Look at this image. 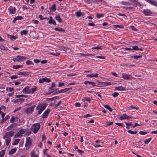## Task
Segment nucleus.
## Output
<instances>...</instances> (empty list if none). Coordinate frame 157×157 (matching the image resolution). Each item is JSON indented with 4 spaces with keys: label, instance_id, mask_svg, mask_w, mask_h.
I'll list each match as a JSON object with an SVG mask.
<instances>
[{
    "label": "nucleus",
    "instance_id": "f257e3e1",
    "mask_svg": "<svg viewBox=\"0 0 157 157\" xmlns=\"http://www.w3.org/2000/svg\"><path fill=\"white\" fill-rule=\"evenodd\" d=\"M46 107L45 105H43L41 103H39L37 106L36 109L39 110L38 113L39 114H40L42 111L45 109Z\"/></svg>",
    "mask_w": 157,
    "mask_h": 157
},
{
    "label": "nucleus",
    "instance_id": "f03ea898",
    "mask_svg": "<svg viewBox=\"0 0 157 157\" xmlns=\"http://www.w3.org/2000/svg\"><path fill=\"white\" fill-rule=\"evenodd\" d=\"M40 127V124L37 123L34 124L31 128V130L34 133H36L38 131Z\"/></svg>",
    "mask_w": 157,
    "mask_h": 157
},
{
    "label": "nucleus",
    "instance_id": "7ed1b4c3",
    "mask_svg": "<svg viewBox=\"0 0 157 157\" xmlns=\"http://www.w3.org/2000/svg\"><path fill=\"white\" fill-rule=\"evenodd\" d=\"M14 132L13 131H9L6 133L5 135L3 136V139L10 138V137H12L14 135Z\"/></svg>",
    "mask_w": 157,
    "mask_h": 157
},
{
    "label": "nucleus",
    "instance_id": "20e7f679",
    "mask_svg": "<svg viewBox=\"0 0 157 157\" xmlns=\"http://www.w3.org/2000/svg\"><path fill=\"white\" fill-rule=\"evenodd\" d=\"M32 144V140L30 137H27L26 138V143L25 146L26 147V149H29V147Z\"/></svg>",
    "mask_w": 157,
    "mask_h": 157
},
{
    "label": "nucleus",
    "instance_id": "39448f33",
    "mask_svg": "<svg viewBox=\"0 0 157 157\" xmlns=\"http://www.w3.org/2000/svg\"><path fill=\"white\" fill-rule=\"evenodd\" d=\"M35 106V105H33L27 108L25 111V113L27 114L32 113L33 111Z\"/></svg>",
    "mask_w": 157,
    "mask_h": 157
},
{
    "label": "nucleus",
    "instance_id": "423d86ee",
    "mask_svg": "<svg viewBox=\"0 0 157 157\" xmlns=\"http://www.w3.org/2000/svg\"><path fill=\"white\" fill-rule=\"evenodd\" d=\"M17 75H21L24 76H28L31 73L30 72H20L18 71L17 72Z\"/></svg>",
    "mask_w": 157,
    "mask_h": 157
},
{
    "label": "nucleus",
    "instance_id": "0eeeda50",
    "mask_svg": "<svg viewBox=\"0 0 157 157\" xmlns=\"http://www.w3.org/2000/svg\"><path fill=\"white\" fill-rule=\"evenodd\" d=\"M131 77V75H128L126 73H123L122 74V77L125 80H128Z\"/></svg>",
    "mask_w": 157,
    "mask_h": 157
},
{
    "label": "nucleus",
    "instance_id": "6e6552de",
    "mask_svg": "<svg viewBox=\"0 0 157 157\" xmlns=\"http://www.w3.org/2000/svg\"><path fill=\"white\" fill-rule=\"evenodd\" d=\"M132 117H129L127 115L124 114L122 116L120 117H119V119L121 120H122L124 119H126L128 118H132Z\"/></svg>",
    "mask_w": 157,
    "mask_h": 157
},
{
    "label": "nucleus",
    "instance_id": "1a4fd4ad",
    "mask_svg": "<svg viewBox=\"0 0 157 157\" xmlns=\"http://www.w3.org/2000/svg\"><path fill=\"white\" fill-rule=\"evenodd\" d=\"M143 13L146 16H149L152 13L151 11L150 10L148 9L144 10L143 11Z\"/></svg>",
    "mask_w": 157,
    "mask_h": 157
},
{
    "label": "nucleus",
    "instance_id": "9d476101",
    "mask_svg": "<svg viewBox=\"0 0 157 157\" xmlns=\"http://www.w3.org/2000/svg\"><path fill=\"white\" fill-rule=\"evenodd\" d=\"M59 49L61 51H63L64 52H67V50H69V52H71V50L69 48H66L63 46L60 47L59 48Z\"/></svg>",
    "mask_w": 157,
    "mask_h": 157
},
{
    "label": "nucleus",
    "instance_id": "9b49d317",
    "mask_svg": "<svg viewBox=\"0 0 157 157\" xmlns=\"http://www.w3.org/2000/svg\"><path fill=\"white\" fill-rule=\"evenodd\" d=\"M146 1L151 4L157 7V2L156 1L152 0H147Z\"/></svg>",
    "mask_w": 157,
    "mask_h": 157
},
{
    "label": "nucleus",
    "instance_id": "f8f14e48",
    "mask_svg": "<svg viewBox=\"0 0 157 157\" xmlns=\"http://www.w3.org/2000/svg\"><path fill=\"white\" fill-rule=\"evenodd\" d=\"M115 90L120 91H124L126 90V88L122 86H120L116 87L115 88Z\"/></svg>",
    "mask_w": 157,
    "mask_h": 157
},
{
    "label": "nucleus",
    "instance_id": "ddd939ff",
    "mask_svg": "<svg viewBox=\"0 0 157 157\" xmlns=\"http://www.w3.org/2000/svg\"><path fill=\"white\" fill-rule=\"evenodd\" d=\"M29 87L27 86L25 88L22 90L24 94H29Z\"/></svg>",
    "mask_w": 157,
    "mask_h": 157
},
{
    "label": "nucleus",
    "instance_id": "4468645a",
    "mask_svg": "<svg viewBox=\"0 0 157 157\" xmlns=\"http://www.w3.org/2000/svg\"><path fill=\"white\" fill-rule=\"evenodd\" d=\"M50 112V110L49 109H47L43 113L42 116V117L44 118L48 116V113Z\"/></svg>",
    "mask_w": 157,
    "mask_h": 157
},
{
    "label": "nucleus",
    "instance_id": "2eb2a0df",
    "mask_svg": "<svg viewBox=\"0 0 157 157\" xmlns=\"http://www.w3.org/2000/svg\"><path fill=\"white\" fill-rule=\"evenodd\" d=\"M10 13V14H14L16 12V9L15 8H13L10 6L9 9Z\"/></svg>",
    "mask_w": 157,
    "mask_h": 157
},
{
    "label": "nucleus",
    "instance_id": "dca6fc26",
    "mask_svg": "<svg viewBox=\"0 0 157 157\" xmlns=\"http://www.w3.org/2000/svg\"><path fill=\"white\" fill-rule=\"evenodd\" d=\"M98 74H88L86 75V77H98Z\"/></svg>",
    "mask_w": 157,
    "mask_h": 157
},
{
    "label": "nucleus",
    "instance_id": "f3484780",
    "mask_svg": "<svg viewBox=\"0 0 157 157\" xmlns=\"http://www.w3.org/2000/svg\"><path fill=\"white\" fill-rule=\"evenodd\" d=\"M37 90V87H35L34 88L29 89V94H32Z\"/></svg>",
    "mask_w": 157,
    "mask_h": 157
},
{
    "label": "nucleus",
    "instance_id": "a211bd4d",
    "mask_svg": "<svg viewBox=\"0 0 157 157\" xmlns=\"http://www.w3.org/2000/svg\"><path fill=\"white\" fill-rule=\"evenodd\" d=\"M17 150V148L16 147H15L13 149L9 151V155H11L14 154V153L16 152Z\"/></svg>",
    "mask_w": 157,
    "mask_h": 157
},
{
    "label": "nucleus",
    "instance_id": "6ab92c4d",
    "mask_svg": "<svg viewBox=\"0 0 157 157\" xmlns=\"http://www.w3.org/2000/svg\"><path fill=\"white\" fill-rule=\"evenodd\" d=\"M132 50H139L141 51H143V49L142 48H139L137 46H135L132 47Z\"/></svg>",
    "mask_w": 157,
    "mask_h": 157
},
{
    "label": "nucleus",
    "instance_id": "aec40b11",
    "mask_svg": "<svg viewBox=\"0 0 157 157\" xmlns=\"http://www.w3.org/2000/svg\"><path fill=\"white\" fill-rule=\"evenodd\" d=\"M17 57L19 59H21V61H24L25 60L26 58L24 57L23 56H17Z\"/></svg>",
    "mask_w": 157,
    "mask_h": 157
},
{
    "label": "nucleus",
    "instance_id": "412c9836",
    "mask_svg": "<svg viewBox=\"0 0 157 157\" xmlns=\"http://www.w3.org/2000/svg\"><path fill=\"white\" fill-rule=\"evenodd\" d=\"M56 5L53 4L52 5V6L49 8V9L51 10V11H54L56 10Z\"/></svg>",
    "mask_w": 157,
    "mask_h": 157
},
{
    "label": "nucleus",
    "instance_id": "4be33fe9",
    "mask_svg": "<svg viewBox=\"0 0 157 157\" xmlns=\"http://www.w3.org/2000/svg\"><path fill=\"white\" fill-rule=\"evenodd\" d=\"M60 53L59 52H56V53H55V52H49L48 54H51L52 55H54V56H59V55H60Z\"/></svg>",
    "mask_w": 157,
    "mask_h": 157
},
{
    "label": "nucleus",
    "instance_id": "5701e85b",
    "mask_svg": "<svg viewBox=\"0 0 157 157\" xmlns=\"http://www.w3.org/2000/svg\"><path fill=\"white\" fill-rule=\"evenodd\" d=\"M23 67L22 65H13V68L14 69H17L20 68L22 67Z\"/></svg>",
    "mask_w": 157,
    "mask_h": 157
},
{
    "label": "nucleus",
    "instance_id": "b1692460",
    "mask_svg": "<svg viewBox=\"0 0 157 157\" xmlns=\"http://www.w3.org/2000/svg\"><path fill=\"white\" fill-rule=\"evenodd\" d=\"M54 30H55L60 32H64L65 31L64 29L62 28H56L54 29Z\"/></svg>",
    "mask_w": 157,
    "mask_h": 157
},
{
    "label": "nucleus",
    "instance_id": "393cba45",
    "mask_svg": "<svg viewBox=\"0 0 157 157\" xmlns=\"http://www.w3.org/2000/svg\"><path fill=\"white\" fill-rule=\"evenodd\" d=\"M104 107L108 109L110 111L112 112V109L110 108L108 105H104Z\"/></svg>",
    "mask_w": 157,
    "mask_h": 157
},
{
    "label": "nucleus",
    "instance_id": "a878e982",
    "mask_svg": "<svg viewBox=\"0 0 157 157\" xmlns=\"http://www.w3.org/2000/svg\"><path fill=\"white\" fill-rule=\"evenodd\" d=\"M121 3L123 5H131V3H130L128 2H121Z\"/></svg>",
    "mask_w": 157,
    "mask_h": 157
},
{
    "label": "nucleus",
    "instance_id": "bb28decb",
    "mask_svg": "<svg viewBox=\"0 0 157 157\" xmlns=\"http://www.w3.org/2000/svg\"><path fill=\"white\" fill-rule=\"evenodd\" d=\"M35 151H32L31 153V157H38L37 155L35 154Z\"/></svg>",
    "mask_w": 157,
    "mask_h": 157
},
{
    "label": "nucleus",
    "instance_id": "cd10ccee",
    "mask_svg": "<svg viewBox=\"0 0 157 157\" xmlns=\"http://www.w3.org/2000/svg\"><path fill=\"white\" fill-rule=\"evenodd\" d=\"M56 19V20H57V21L59 22H61V19L60 16H56L55 17Z\"/></svg>",
    "mask_w": 157,
    "mask_h": 157
},
{
    "label": "nucleus",
    "instance_id": "c85d7f7f",
    "mask_svg": "<svg viewBox=\"0 0 157 157\" xmlns=\"http://www.w3.org/2000/svg\"><path fill=\"white\" fill-rule=\"evenodd\" d=\"M75 14L76 16L79 17L81 15V12L80 11H77L75 13Z\"/></svg>",
    "mask_w": 157,
    "mask_h": 157
},
{
    "label": "nucleus",
    "instance_id": "c756f323",
    "mask_svg": "<svg viewBox=\"0 0 157 157\" xmlns=\"http://www.w3.org/2000/svg\"><path fill=\"white\" fill-rule=\"evenodd\" d=\"M128 108L129 110H131V109L132 108V109H136L137 110L139 109V107H134V106L133 105H132L130 106L129 107H128Z\"/></svg>",
    "mask_w": 157,
    "mask_h": 157
},
{
    "label": "nucleus",
    "instance_id": "7c9ffc66",
    "mask_svg": "<svg viewBox=\"0 0 157 157\" xmlns=\"http://www.w3.org/2000/svg\"><path fill=\"white\" fill-rule=\"evenodd\" d=\"M20 141V140L19 139H17L15 140L14 143L13 144V145H16L18 144L19 142Z\"/></svg>",
    "mask_w": 157,
    "mask_h": 157
},
{
    "label": "nucleus",
    "instance_id": "2f4dec72",
    "mask_svg": "<svg viewBox=\"0 0 157 157\" xmlns=\"http://www.w3.org/2000/svg\"><path fill=\"white\" fill-rule=\"evenodd\" d=\"M5 153V151L4 150H2L0 152V157H2L4 156Z\"/></svg>",
    "mask_w": 157,
    "mask_h": 157
},
{
    "label": "nucleus",
    "instance_id": "473e14b6",
    "mask_svg": "<svg viewBox=\"0 0 157 157\" xmlns=\"http://www.w3.org/2000/svg\"><path fill=\"white\" fill-rule=\"evenodd\" d=\"M130 1L132 2L131 5H136L137 3V1L136 0H130Z\"/></svg>",
    "mask_w": 157,
    "mask_h": 157
},
{
    "label": "nucleus",
    "instance_id": "72a5a7b5",
    "mask_svg": "<svg viewBox=\"0 0 157 157\" xmlns=\"http://www.w3.org/2000/svg\"><path fill=\"white\" fill-rule=\"evenodd\" d=\"M27 33H28L27 30H24L23 31H21V35H23V34L26 35L27 34Z\"/></svg>",
    "mask_w": 157,
    "mask_h": 157
},
{
    "label": "nucleus",
    "instance_id": "f704fd0d",
    "mask_svg": "<svg viewBox=\"0 0 157 157\" xmlns=\"http://www.w3.org/2000/svg\"><path fill=\"white\" fill-rule=\"evenodd\" d=\"M11 138H6V144L7 146H8L11 141Z\"/></svg>",
    "mask_w": 157,
    "mask_h": 157
},
{
    "label": "nucleus",
    "instance_id": "c9c22d12",
    "mask_svg": "<svg viewBox=\"0 0 157 157\" xmlns=\"http://www.w3.org/2000/svg\"><path fill=\"white\" fill-rule=\"evenodd\" d=\"M102 83H103V85L105 86H109L111 85V83L109 82H102Z\"/></svg>",
    "mask_w": 157,
    "mask_h": 157
},
{
    "label": "nucleus",
    "instance_id": "e433bc0d",
    "mask_svg": "<svg viewBox=\"0 0 157 157\" xmlns=\"http://www.w3.org/2000/svg\"><path fill=\"white\" fill-rule=\"evenodd\" d=\"M83 101H90V99L89 98H84L82 100Z\"/></svg>",
    "mask_w": 157,
    "mask_h": 157
},
{
    "label": "nucleus",
    "instance_id": "4c0bfd02",
    "mask_svg": "<svg viewBox=\"0 0 157 157\" xmlns=\"http://www.w3.org/2000/svg\"><path fill=\"white\" fill-rule=\"evenodd\" d=\"M22 136L21 134L19 132H17L15 136V138L17 137H21Z\"/></svg>",
    "mask_w": 157,
    "mask_h": 157
},
{
    "label": "nucleus",
    "instance_id": "58836bf2",
    "mask_svg": "<svg viewBox=\"0 0 157 157\" xmlns=\"http://www.w3.org/2000/svg\"><path fill=\"white\" fill-rule=\"evenodd\" d=\"M113 26H114L115 28H117V27L119 28H121V29H123L124 28L123 26L122 25H113Z\"/></svg>",
    "mask_w": 157,
    "mask_h": 157
},
{
    "label": "nucleus",
    "instance_id": "ea45409f",
    "mask_svg": "<svg viewBox=\"0 0 157 157\" xmlns=\"http://www.w3.org/2000/svg\"><path fill=\"white\" fill-rule=\"evenodd\" d=\"M13 124H11L9 127H8L7 128L6 130H11V128H13Z\"/></svg>",
    "mask_w": 157,
    "mask_h": 157
},
{
    "label": "nucleus",
    "instance_id": "a19ab883",
    "mask_svg": "<svg viewBox=\"0 0 157 157\" xmlns=\"http://www.w3.org/2000/svg\"><path fill=\"white\" fill-rule=\"evenodd\" d=\"M128 132L129 133H130L131 134H136L137 132H136V131L134 132V131H132L131 130H129L128 131Z\"/></svg>",
    "mask_w": 157,
    "mask_h": 157
},
{
    "label": "nucleus",
    "instance_id": "79ce46f5",
    "mask_svg": "<svg viewBox=\"0 0 157 157\" xmlns=\"http://www.w3.org/2000/svg\"><path fill=\"white\" fill-rule=\"evenodd\" d=\"M44 82H48L51 81V80L48 78H44Z\"/></svg>",
    "mask_w": 157,
    "mask_h": 157
},
{
    "label": "nucleus",
    "instance_id": "37998d69",
    "mask_svg": "<svg viewBox=\"0 0 157 157\" xmlns=\"http://www.w3.org/2000/svg\"><path fill=\"white\" fill-rule=\"evenodd\" d=\"M151 140V138H149V139H147L146 140L144 141L145 143V144H148L150 142V141Z\"/></svg>",
    "mask_w": 157,
    "mask_h": 157
},
{
    "label": "nucleus",
    "instance_id": "c03bdc74",
    "mask_svg": "<svg viewBox=\"0 0 157 157\" xmlns=\"http://www.w3.org/2000/svg\"><path fill=\"white\" fill-rule=\"evenodd\" d=\"M119 95V94L117 92L114 93L112 94V96L114 97H116Z\"/></svg>",
    "mask_w": 157,
    "mask_h": 157
},
{
    "label": "nucleus",
    "instance_id": "a18cd8bd",
    "mask_svg": "<svg viewBox=\"0 0 157 157\" xmlns=\"http://www.w3.org/2000/svg\"><path fill=\"white\" fill-rule=\"evenodd\" d=\"M89 84L91 85L92 86H96L95 83L93 82H89L88 81V83Z\"/></svg>",
    "mask_w": 157,
    "mask_h": 157
},
{
    "label": "nucleus",
    "instance_id": "49530a36",
    "mask_svg": "<svg viewBox=\"0 0 157 157\" xmlns=\"http://www.w3.org/2000/svg\"><path fill=\"white\" fill-rule=\"evenodd\" d=\"M97 17L98 18H100L101 17H103V14H100L99 13L96 14Z\"/></svg>",
    "mask_w": 157,
    "mask_h": 157
},
{
    "label": "nucleus",
    "instance_id": "de8ad7c7",
    "mask_svg": "<svg viewBox=\"0 0 157 157\" xmlns=\"http://www.w3.org/2000/svg\"><path fill=\"white\" fill-rule=\"evenodd\" d=\"M142 57V56H132V58L134 57L135 59H138Z\"/></svg>",
    "mask_w": 157,
    "mask_h": 157
},
{
    "label": "nucleus",
    "instance_id": "09e8293b",
    "mask_svg": "<svg viewBox=\"0 0 157 157\" xmlns=\"http://www.w3.org/2000/svg\"><path fill=\"white\" fill-rule=\"evenodd\" d=\"M15 118L14 117H12L10 120V122L11 123H13L15 121Z\"/></svg>",
    "mask_w": 157,
    "mask_h": 157
},
{
    "label": "nucleus",
    "instance_id": "8fccbe9b",
    "mask_svg": "<svg viewBox=\"0 0 157 157\" xmlns=\"http://www.w3.org/2000/svg\"><path fill=\"white\" fill-rule=\"evenodd\" d=\"M13 60L14 62H19L21 61V59H19L18 58H17V57L16 58L13 59Z\"/></svg>",
    "mask_w": 157,
    "mask_h": 157
},
{
    "label": "nucleus",
    "instance_id": "3c124183",
    "mask_svg": "<svg viewBox=\"0 0 157 157\" xmlns=\"http://www.w3.org/2000/svg\"><path fill=\"white\" fill-rule=\"evenodd\" d=\"M72 89V88H66L65 89H63V90L64 92H66V91H68L71 90Z\"/></svg>",
    "mask_w": 157,
    "mask_h": 157
},
{
    "label": "nucleus",
    "instance_id": "603ef678",
    "mask_svg": "<svg viewBox=\"0 0 157 157\" xmlns=\"http://www.w3.org/2000/svg\"><path fill=\"white\" fill-rule=\"evenodd\" d=\"M18 78V76L17 75H13L11 76L10 78L12 79H16Z\"/></svg>",
    "mask_w": 157,
    "mask_h": 157
},
{
    "label": "nucleus",
    "instance_id": "864d4df0",
    "mask_svg": "<svg viewBox=\"0 0 157 157\" xmlns=\"http://www.w3.org/2000/svg\"><path fill=\"white\" fill-rule=\"evenodd\" d=\"M139 133L140 134L143 135H144L146 134L147 133V132L141 131L139 132Z\"/></svg>",
    "mask_w": 157,
    "mask_h": 157
},
{
    "label": "nucleus",
    "instance_id": "5fc2aeb1",
    "mask_svg": "<svg viewBox=\"0 0 157 157\" xmlns=\"http://www.w3.org/2000/svg\"><path fill=\"white\" fill-rule=\"evenodd\" d=\"M26 64L27 65H29L31 64H33L32 62L29 60H27L26 62Z\"/></svg>",
    "mask_w": 157,
    "mask_h": 157
},
{
    "label": "nucleus",
    "instance_id": "6e6d98bb",
    "mask_svg": "<svg viewBox=\"0 0 157 157\" xmlns=\"http://www.w3.org/2000/svg\"><path fill=\"white\" fill-rule=\"evenodd\" d=\"M17 20H21L23 18V17L21 16H17L15 17Z\"/></svg>",
    "mask_w": 157,
    "mask_h": 157
},
{
    "label": "nucleus",
    "instance_id": "4d7b16f0",
    "mask_svg": "<svg viewBox=\"0 0 157 157\" xmlns=\"http://www.w3.org/2000/svg\"><path fill=\"white\" fill-rule=\"evenodd\" d=\"M39 82L40 83H43L44 82V78H40L39 80Z\"/></svg>",
    "mask_w": 157,
    "mask_h": 157
},
{
    "label": "nucleus",
    "instance_id": "13d9d810",
    "mask_svg": "<svg viewBox=\"0 0 157 157\" xmlns=\"http://www.w3.org/2000/svg\"><path fill=\"white\" fill-rule=\"evenodd\" d=\"M34 61L35 63H38L40 62V60L39 59H34Z\"/></svg>",
    "mask_w": 157,
    "mask_h": 157
},
{
    "label": "nucleus",
    "instance_id": "bf43d9fd",
    "mask_svg": "<svg viewBox=\"0 0 157 157\" xmlns=\"http://www.w3.org/2000/svg\"><path fill=\"white\" fill-rule=\"evenodd\" d=\"M115 124L118 125V126H121V127H123L124 126L123 125V124L122 123H115Z\"/></svg>",
    "mask_w": 157,
    "mask_h": 157
},
{
    "label": "nucleus",
    "instance_id": "052dcab7",
    "mask_svg": "<svg viewBox=\"0 0 157 157\" xmlns=\"http://www.w3.org/2000/svg\"><path fill=\"white\" fill-rule=\"evenodd\" d=\"M55 85L54 82L52 83V85L51 86V87L50 88V89H52V88H54L55 87Z\"/></svg>",
    "mask_w": 157,
    "mask_h": 157
},
{
    "label": "nucleus",
    "instance_id": "680f3d73",
    "mask_svg": "<svg viewBox=\"0 0 157 157\" xmlns=\"http://www.w3.org/2000/svg\"><path fill=\"white\" fill-rule=\"evenodd\" d=\"M96 57L97 58H99L100 59H105V57L104 56H97Z\"/></svg>",
    "mask_w": 157,
    "mask_h": 157
},
{
    "label": "nucleus",
    "instance_id": "e2e57ef3",
    "mask_svg": "<svg viewBox=\"0 0 157 157\" xmlns=\"http://www.w3.org/2000/svg\"><path fill=\"white\" fill-rule=\"evenodd\" d=\"M131 28L132 29L135 31H137V30L135 28V27L133 25H132L131 26Z\"/></svg>",
    "mask_w": 157,
    "mask_h": 157
},
{
    "label": "nucleus",
    "instance_id": "0e129e2a",
    "mask_svg": "<svg viewBox=\"0 0 157 157\" xmlns=\"http://www.w3.org/2000/svg\"><path fill=\"white\" fill-rule=\"evenodd\" d=\"M128 8H129L128 10H131L132 11H134L135 9L133 7H128Z\"/></svg>",
    "mask_w": 157,
    "mask_h": 157
},
{
    "label": "nucleus",
    "instance_id": "69168bd1",
    "mask_svg": "<svg viewBox=\"0 0 157 157\" xmlns=\"http://www.w3.org/2000/svg\"><path fill=\"white\" fill-rule=\"evenodd\" d=\"M10 38L11 40H12L13 39H14V40H15L16 38V37L14 36H12L10 35Z\"/></svg>",
    "mask_w": 157,
    "mask_h": 157
},
{
    "label": "nucleus",
    "instance_id": "338daca9",
    "mask_svg": "<svg viewBox=\"0 0 157 157\" xmlns=\"http://www.w3.org/2000/svg\"><path fill=\"white\" fill-rule=\"evenodd\" d=\"M0 48L2 50H5L6 49L5 47L3 45H1L0 46Z\"/></svg>",
    "mask_w": 157,
    "mask_h": 157
},
{
    "label": "nucleus",
    "instance_id": "774afa93",
    "mask_svg": "<svg viewBox=\"0 0 157 157\" xmlns=\"http://www.w3.org/2000/svg\"><path fill=\"white\" fill-rule=\"evenodd\" d=\"M32 21L35 24H37L38 23V21L37 20H33Z\"/></svg>",
    "mask_w": 157,
    "mask_h": 157
}]
</instances>
